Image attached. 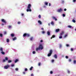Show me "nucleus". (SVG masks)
I'll return each instance as SVG.
<instances>
[{
	"label": "nucleus",
	"mask_w": 76,
	"mask_h": 76,
	"mask_svg": "<svg viewBox=\"0 0 76 76\" xmlns=\"http://www.w3.org/2000/svg\"><path fill=\"white\" fill-rule=\"evenodd\" d=\"M43 49V46H42V45L41 44H40L39 46V47L38 48H37L36 49V51H38L39 50H42Z\"/></svg>",
	"instance_id": "1"
},
{
	"label": "nucleus",
	"mask_w": 76,
	"mask_h": 76,
	"mask_svg": "<svg viewBox=\"0 0 76 76\" xmlns=\"http://www.w3.org/2000/svg\"><path fill=\"white\" fill-rule=\"evenodd\" d=\"M32 7V6L31 5V4H28V7H27V9L26 10V11L27 12H31L32 10L30 9L31 7Z\"/></svg>",
	"instance_id": "2"
},
{
	"label": "nucleus",
	"mask_w": 76,
	"mask_h": 76,
	"mask_svg": "<svg viewBox=\"0 0 76 76\" xmlns=\"http://www.w3.org/2000/svg\"><path fill=\"white\" fill-rule=\"evenodd\" d=\"M52 53H53V50H50L49 51V53L48 55V57H50V56H51V54H52Z\"/></svg>",
	"instance_id": "3"
},
{
	"label": "nucleus",
	"mask_w": 76,
	"mask_h": 76,
	"mask_svg": "<svg viewBox=\"0 0 76 76\" xmlns=\"http://www.w3.org/2000/svg\"><path fill=\"white\" fill-rule=\"evenodd\" d=\"M1 21L2 22H3V23H4V24H6V23H7V22H6V20H4V19H2Z\"/></svg>",
	"instance_id": "4"
},
{
	"label": "nucleus",
	"mask_w": 76,
	"mask_h": 76,
	"mask_svg": "<svg viewBox=\"0 0 76 76\" xmlns=\"http://www.w3.org/2000/svg\"><path fill=\"white\" fill-rule=\"evenodd\" d=\"M10 66L9 65H7V66H4V68L5 69H7L8 67H9Z\"/></svg>",
	"instance_id": "5"
},
{
	"label": "nucleus",
	"mask_w": 76,
	"mask_h": 76,
	"mask_svg": "<svg viewBox=\"0 0 76 76\" xmlns=\"http://www.w3.org/2000/svg\"><path fill=\"white\" fill-rule=\"evenodd\" d=\"M62 11V9L61 8H60L57 10L58 12H61Z\"/></svg>",
	"instance_id": "6"
},
{
	"label": "nucleus",
	"mask_w": 76,
	"mask_h": 76,
	"mask_svg": "<svg viewBox=\"0 0 76 76\" xmlns=\"http://www.w3.org/2000/svg\"><path fill=\"white\" fill-rule=\"evenodd\" d=\"M64 31H62L59 34V35L60 36H62V35H63V34H64Z\"/></svg>",
	"instance_id": "7"
},
{
	"label": "nucleus",
	"mask_w": 76,
	"mask_h": 76,
	"mask_svg": "<svg viewBox=\"0 0 76 76\" xmlns=\"http://www.w3.org/2000/svg\"><path fill=\"white\" fill-rule=\"evenodd\" d=\"M59 31H60V29H57L56 30V32H58Z\"/></svg>",
	"instance_id": "8"
},
{
	"label": "nucleus",
	"mask_w": 76,
	"mask_h": 76,
	"mask_svg": "<svg viewBox=\"0 0 76 76\" xmlns=\"http://www.w3.org/2000/svg\"><path fill=\"white\" fill-rule=\"evenodd\" d=\"M52 18L54 19V20H57V19L56 18V17L53 16L52 17Z\"/></svg>",
	"instance_id": "9"
},
{
	"label": "nucleus",
	"mask_w": 76,
	"mask_h": 76,
	"mask_svg": "<svg viewBox=\"0 0 76 76\" xmlns=\"http://www.w3.org/2000/svg\"><path fill=\"white\" fill-rule=\"evenodd\" d=\"M54 57H55V58H57V56L56 54H55L54 56Z\"/></svg>",
	"instance_id": "10"
},
{
	"label": "nucleus",
	"mask_w": 76,
	"mask_h": 76,
	"mask_svg": "<svg viewBox=\"0 0 76 76\" xmlns=\"http://www.w3.org/2000/svg\"><path fill=\"white\" fill-rule=\"evenodd\" d=\"M47 34L48 36H50V31H47Z\"/></svg>",
	"instance_id": "11"
},
{
	"label": "nucleus",
	"mask_w": 76,
	"mask_h": 76,
	"mask_svg": "<svg viewBox=\"0 0 76 76\" xmlns=\"http://www.w3.org/2000/svg\"><path fill=\"white\" fill-rule=\"evenodd\" d=\"M38 22L39 23L40 25H41L42 24V22H41V21L40 20H39L38 21Z\"/></svg>",
	"instance_id": "12"
},
{
	"label": "nucleus",
	"mask_w": 76,
	"mask_h": 76,
	"mask_svg": "<svg viewBox=\"0 0 76 76\" xmlns=\"http://www.w3.org/2000/svg\"><path fill=\"white\" fill-rule=\"evenodd\" d=\"M30 36V35H29V34L26 33V37H29Z\"/></svg>",
	"instance_id": "13"
},
{
	"label": "nucleus",
	"mask_w": 76,
	"mask_h": 76,
	"mask_svg": "<svg viewBox=\"0 0 76 76\" xmlns=\"http://www.w3.org/2000/svg\"><path fill=\"white\" fill-rule=\"evenodd\" d=\"M11 36L12 37H14V36H15V34H12L11 35Z\"/></svg>",
	"instance_id": "14"
},
{
	"label": "nucleus",
	"mask_w": 76,
	"mask_h": 76,
	"mask_svg": "<svg viewBox=\"0 0 76 76\" xmlns=\"http://www.w3.org/2000/svg\"><path fill=\"white\" fill-rule=\"evenodd\" d=\"M56 37L55 35H53L52 36V37H51V39H52V38H54Z\"/></svg>",
	"instance_id": "15"
},
{
	"label": "nucleus",
	"mask_w": 76,
	"mask_h": 76,
	"mask_svg": "<svg viewBox=\"0 0 76 76\" xmlns=\"http://www.w3.org/2000/svg\"><path fill=\"white\" fill-rule=\"evenodd\" d=\"M17 38L16 37H14V38L13 39V41H15V40H16V39Z\"/></svg>",
	"instance_id": "16"
},
{
	"label": "nucleus",
	"mask_w": 76,
	"mask_h": 76,
	"mask_svg": "<svg viewBox=\"0 0 76 76\" xmlns=\"http://www.w3.org/2000/svg\"><path fill=\"white\" fill-rule=\"evenodd\" d=\"M19 61V60L18 59H16L15 61V63H16L17 62H18Z\"/></svg>",
	"instance_id": "17"
},
{
	"label": "nucleus",
	"mask_w": 76,
	"mask_h": 76,
	"mask_svg": "<svg viewBox=\"0 0 76 76\" xmlns=\"http://www.w3.org/2000/svg\"><path fill=\"white\" fill-rule=\"evenodd\" d=\"M26 36V33H25L23 34V37H25Z\"/></svg>",
	"instance_id": "18"
},
{
	"label": "nucleus",
	"mask_w": 76,
	"mask_h": 76,
	"mask_svg": "<svg viewBox=\"0 0 76 76\" xmlns=\"http://www.w3.org/2000/svg\"><path fill=\"white\" fill-rule=\"evenodd\" d=\"M33 69V66H31V68H30V70H32Z\"/></svg>",
	"instance_id": "19"
},
{
	"label": "nucleus",
	"mask_w": 76,
	"mask_h": 76,
	"mask_svg": "<svg viewBox=\"0 0 76 76\" xmlns=\"http://www.w3.org/2000/svg\"><path fill=\"white\" fill-rule=\"evenodd\" d=\"M72 22H74V23H75V22H76V20H75L73 19L72 20Z\"/></svg>",
	"instance_id": "20"
},
{
	"label": "nucleus",
	"mask_w": 76,
	"mask_h": 76,
	"mask_svg": "<svg viewBox=\"0 0 76 76\" xmlns=\"http://www.w3.org/2000/svg\"><path fill=\"white\" fill-rule=\"evenodd\" d=\"M1 53L2 54L4 55L5 54V53L3 51H2Z\"/></svg>",
	"instance_id": "21"
},
{
	"label": "nucleus",
	"mask_w": 76,
	"mask_h": 76,
	"mask_svg": "<svg viewBox=\"0 0 76 76\" xmlns=\"http://www.w3.org/2000/svg\"><path fill=\"white\" fill-rule=\"evenodd\" d=\"M11 62H12V61L10 60L8 61V63H11Z\"/></svg>",
	"instance_id": "22"
},
{
	"label": "nucleus",
	"mask_w": 76,
	"mask_h": 76,
	"mask_svg": "<svg viewBox=\"0 0 76 76\" xmlns=\"http://www.w3.org/2000/svg\"><path fill=\"white\" fill-rule=\"evenodd\" d=\"M0 50L1 51H3V49L2 48H0Z\"/></svg>",
	"instance_id": "23"
},
{
	"label": "nucleus",
	"mask_w": 76,
	"mask_h": 76,
	"mask_svg": "<svg viewBox=\"0 0 76 76\" xmlns=\"http://www.w3.org/2000/svg\"><path fill=\"white\" fill-rule=\"evenodd\" d=\"M74 64H76V60H74L73 61Z\"/></svg>",
	"instance_id": "24"
},
{
	"label": "nucleus",
	"mask_w": 76,
	"mask_h": 76,
	"mask_svg": "<svg viewBox=\"0 0 76 76\" xmlns=\"http://www.w3.org/2000/svg\"><path fill=\"white\" fill-rule=\"evenodd\" d=\"M45 5H46V6H48V3L47 2H45Z\"/></svg>",
	"instance_id": "25"
},
{
	"label": "nucleus",
	"mask_w": 76,
	"mask_h": 76,
	"mask_svg": "<svg viewBox=\"0 0 76 76\" xmlns=\"http://www.w3.org/2000/svg\"><path fill=\"white\" fill-rule=\"evenodd\" d=\"M68 28H72V26H71L69 25L68 26Z\"/></svg>",
	"instance_id": "26"
},
{
	"label": "nucleus",
	"mask_w": 76,
	"mask_h": 76,
	"mask_svg": "<svg viewBox=\"0 0 76 76\" xmlns=\"http://www.w3.org/2000/svg\"><path fill=\"white\" fill-rule=\"evenodd\" d=\"M5 60H8V58H7V57H6L5 58Z\"/></svg>",
	"instance_id": "27"
},
{
	"label": "nucleus",
	"mask_w": 76,
	"mask_h": 76,
	"mask_svg": "<svg viewBox=\"0 0 76 76\" xmlns=\"http://www.w3.org/2000/svg\"><path fill=\"white\" fill-rule=\"evenodd\" d=\"M11 66L12 67H14V66H15V64H12L11 65Z\"/></svg>",
	"instance_id": "28"
},
{
	"label": "nucleus",
	"mask_w": 76,
	"mask_h": 76,
	"mask_svg": "<svg viewBox=\"0 0 76 76\" xmlns=\"http://www.w3.org/2000/svg\"><path fill=\"white\" fill-rule=\"evenodd\" d=\"M7 42H9V39H7Z\"/></svg>",
	"instance_id": "29"
},
{
	"label": "nucleus",
	"mask_w": 76,
	"mask_h": 76,
	"mask_svg": "<svg viewBox=\"0 0 76 76\" xmlns=\"http://www.w3.org/2000/svg\"><path fill=\"white\" fill-rule=\"evenodd\" d=\"M0 37H3V34H0Z\"/></svg>",
	"instance_id": "30"
},
{
	"label": "nucleus",
	"mask_w": 76,
	"mask_h": 76,
	"mask_svg": "<svg viewBox=\"0 0 76 76\" xmlns=\"http://www.w3.org/2000/svg\"><path fill=\"white\" fill-rule=\"evenodd\" d=\"M73 50H74V49L73 48H71V51H73Z\"/></svg>",
	"instance_id": "31"
},
{
	"label": "nucleus",
	"mask_w": 76,
	"mask_h": 76,
	"mask_svg": "<svg viewBox=\"0 0 76 76\" xmlns=\"http://www.w3.org/2000/svg\"><path fill=\"white\" fill-rule=\"evenodd\" d=\"M68 61L69 62H70L72 61V59H69Z\"/></svg>",
	"instance_id": "32"
},
{
	"label": "nucleus",
	"mask_w": 76,
	"mask_h": 76,
	"mask_svg": "<svg viewBox=\"0 0 76 76\" xmlns=\"http://www.w3.org/2000/svg\"><path fill=\"white\" fill-rule=\"evenodd\" d=\"M59 39H61L62 38V36H60L59 37Z\"/></svg>",
	"instance_id": "33"
},
{
	"label": "nucleus",
	"mask_w": 76,
	"mask_h": 76,
	"mask_svg": "<svg viewBox=\"0 0 76 76\" xmlns=\"http://www.w3.org/2000/svg\"><path fill=\"white\" fill-rule=\"evenodd\" d=\"M20 23H21V22L20 21H18L17 22L18 24H20Z\"/></svg>",
	"instance_id": "34"
},
{
	"label": "nucleus",
	"mask_w": 76,
	"mask_h": 76,
	"mask_svg": "<svg viewBox=\"0 0 76 76\" xmlns=\"http://www.w3.org/2000/svg\"><path fill=\"white\" fill-rule=\"evenodd\" d=\"M38 17L39 18H41V15H39L38 16Z\"/></svg>",
	"instance_id": "35"
},
{
	"label": "nucleus",
	"mask_w": 76,
	"mask_h": 76,
	"mask_svg": "<svg viewBox=\"0 0 76 76\" xmlns=\"http://www.w3.org/2000/svg\"><path fill=\"white\" fill-rule=\"evenodd\" d=\"M51 23L52 25H54V23H53V21H52L51 22Z\"/></svg>",
	"instance_id": "36"
},
{
	"label": "nucleus",
	"mask_w": 76,
	"mask_h": 76,
	"mask_svg": "<svg viewBox=\"0 0 76 76\" xmlns=\"http://www.w3.org/2000/svg\"><path fill=\"white\" fill-rule=\"evenodd\" d=\"M51 61L52 63H53L54 61V59H52L51 60Z\"/></svg>",
	"instance_id": "37"
},
{
	"label": "nucleus",
	"mask_w": 76,
	"mask_h": 76,
	"mask_svg": "<svg viewBox=\"0 0 76 76\" xmlns=\"http://www.w3.org/2000/svg\"><path fill=\"white\" fill-rule=\"evenodd\" d=\"M67 34L65 35L64 36V38H66V37H67Z\"/></svg>",
	"instance_id": "38"
},
{
	"label": "nucleus",
	"mask_w": 76,
	"mask_h": 76,
	"mask_svg": "<svg viewBox=\"0 0 76 76\" xmlns=\"http://www.w3.org/2000/svg\"><path fill=\"white\" fill-rule=\"evenodd\" d=\"M32 39H33V37H31L30 38V40L31 41H32Z\"/></svg>",
	"instance_id": "39"
},
{
	"label": "nucleus",
	"mask_w": 76,
	"mask_h": 76,
	"mask_svg": "<svg viewBox=\"0 0 76 76\" xmlns=\"http://www.w3.org/2000/svg\"><path fill=\"white\" fill-rule=\"evenodd\" d=\"M12 28V26H8V28Z\"/></svg>",
	"instance_id": "40"
},
{
	"label": "nucleus",
	"mask_w": 76,
	"mask_h": 76,
	"mask_svg": "<svg viewBox=\"0 0 76 76\" xmlns=\"http://www.w3.org/2000/svg\"><path fill=\"white\" fill-rule=\"evenodd\" d=\"M63 17H65L66 16V15L64 14H63Z\"/></svg>",
	"instance_id": "41"
},
{
	"label": "nucleus",
	"mask_w": 76,
	"mask_h": 76,
	"mask_svg": "<svg viewBox=\"0 0 76 76\" xmlns=\"http://www.w3.org/2000/svg\"><path fill=\"white\" fill-rule=\"evenodd\" d=\"M25 71H28V69H27V68H26L25 69Z\"/></svg>",
	"instance_id": "42"
},
{
	"label": "nucleus",
	"mask_w": 76,
	"mask_h": 76,
	"mask_svg": "<svg viewBox=\"0 0 76 76\" xmlns=\"http://www.w3.org/2000/svg\"><path fill=\"white\" fill-rule=\"evenodd\" d=\"M66 47H69V44H66Z\"/></svg>",
	"instance_id": "43"
},
{
	"label": "nucleus",
	"mask_w": 76,
	"mask_h": 76,
	"mask_svg": "<svg viewBox=\"0 0 76 76\" xmlns=\"http://www.w3.org/2000/svg\"><path fill=\"white\" fill-rule=\"evenodd\" d=\"M33 54H35V51H33Z\"/></svg>",
	"instance_id": "44"
},
{
	"label": "nucleus",
	"mask_w": 76,
	"mask_h": 76,
	"mask_svg": "<svg viewBox=\"0 0 76 76\" xmlns=\"http://www.w3.org/2000/svg\"><path fill=\"white\" fill-rule=\"evenodd\" d=\"M62 46L60 44V45L59 48H61Z\"/></svg>",
	"instance_id": "45"
},
{
	"label": "nucleus",
	"mask_w": 76,
	"mask_h": 76,
	"mask_svg": "<svg viewBox=\"0 0 76 76\" xmlns=\"http://www.w3.org/2000/svg\"><path fill=\"white\" fill-rule=\"evenodd\" d=\"M38 66H41V63H39Z\"/></svg>",
	"instance_id": "46"
},
{
	"label": "nucleus",
	"mask_w": 76,
	"mask_h": 76,
	"mask_svg": "<svg viewBox=\"0 0 76 76\" xmlns=\"http://www.w3.org/2000/svg\"><path fill=\"white\" fill-rule=\"evenodd\" d=\"M15 70L17 71H18V68H16L15 69Z\"/></svg>",
	"instance_id": "47"
},
{
	"label": "nucleus",
	"mask_w": 76,
	"mask_h": 76,
	"mask_svg": "<svg viewBox=\"0 0 76 76\" xmlns=\"http://www.w3.org/2000/svg\"><path fill=\"white\" fill-rule=\"evenodd\" d=\"M65 58H68V56H66Z\"/></svg>",
	"instance_id": "48"
},
{
	"label": "nucleus",
	"mask_w": 76,
	"mask_h": 76,
	"mask_svg": "<svg viewBox=\"0 0 76 76\" xmlns=\"http://www.w3.org/2000/svg\"><path fill=\"white\" fill-rule=\"evenodd\" d=\"M50 74H53V71H50Z\"/></svg>",
	"instance_id": "49"
},
{
	"label": "nucleus",
	"mask_w": 76,
	"mask_h": 76,
	"mask_svg": "<svg viewBox=\"0 0 76 76\" xmlns=\"http://www.w3.org/2000/svg\"><path fill=\"white\" fill-rule=\"evenodd\" d=\"M67 72H68V73H69H69H70V71L69 70H68L67 71Z\"/></svg>",
	"instance_id": "50"
},
{
	"label": "nucleus",
	"mask_w": 76,
	"mask_h": 76,
	"mask_svg": "<svg viewBox=\"0 0 76 76\" xmlns=\"http://www.w3.org/2000/svg\"><path fill=\"white\" fill-rule=\"evenodd\" d=\"M44 33H45V31H42V34H44Z\"/></svg>",
	"instance_id": "51"
},
{
	"label": "nucleus",
	"mask_w": 76,
	"mask_h": 76,
	"mask_svg": "<svg viewBox=\"0 0 76 76\" xmlns=\"http://www.w3.org/2000/svg\"><path fill=\"white\" fill-rule=\"evenodd\" d=\"M5 61H6V60L5 59H3V61L4 62H5Z\"/></svg>",
	"instance_id": "52"
},
{
	"label": "nucleus",
	"mask_w": 76,
	"mask_h": 76,
	"mask_svg": "<svg viewBox=\"0 0 76 76\" xmlns=\"http://www.w3.org/2000/svg\"><path fill=\"white\" fill-rule=\"evenodd\" d=\"M31 76H34V74H31Z\"/></svg>",
	"instance_id": "53"
},
{
	"label": "nucleus",
	"mask_w": 76,
	"mask_h": 76,
	"mask_svg": "<svg viewBox=\"0 0 76 76\" xmlns=\"http://www.w3.org/2000/svg\"><path fill=\"white\" fill-rule=\"evenodd\" d=\"M49 6H51V4L50 3H49Z\"/></svg>",
	"instance_id": "54"
},
{
	"label": "nucleus",
	"mask_w": 76,
	"mask_h": 76,
	"mask_svg": "<svg viewBox=\"0 0 76 76\" xmlns=\"http://www.w3.org/2000/svg\"><path fill=\"white\" fill-rule=\"evenodd\" d=\"M43 42V41L42 40H41L40 41V42Z\"/></svg>",
	"instance_id": "55"
},
{
	"label": "nucleus",
	"mask_w": 76,
	"mask_h": 76,
	"mask_svg": "<svg viewBox=\"0 0 76 76\" xmlns=\"http://www.w3.org/2000/svg\"><path fill=\"white\" fill-rule=\"evenodd\" d=\"M64 1H62V3H64Z\"/></svg>",
	"instance_id": "56"
},
{
	"label": "nucleus",
	"mask_w": 76,
	"mask_h": 76,
	"mask_svg": "<svg viewBox=\"0 0 76 76\" xmlns=\"http://www.w3.org/2000/svg\"><path fill=\"white\" fill-rule=\"evenodd\" d=\"M73 2H75L76 1V0H73Z\"/></svg>",
	"instance_id": "57"
},
{
	"label": "nucleus",
	"mask_w": 76,
	"mask_h": 76,
	"mask_svg": "<svg viewBox=\"0 0 76 76\" xmlns=\"http://www.w3.org/2000/svg\"><path fill=\"white\" fill-rule=\"evenodd\" d=\"M66 10H67V9H64V11H66Z\"/></svg>",
	"instance_id": "58"
},
{
	"label": "nucleus",
	"mask_w": 76,
	"mask_h": 76,
	"mask_svg": "<svg viewBox=\"0 0 76 76\" xmlns=\"http://www.w3.org/2000/svg\"><path fill=\"white\" fill-rule=\"evenodd\" d=\"M23 74L24 75H25V72H23Z\"/></svg>",
	"instance_id": "59"
},
{
	"label": "nucleus",
	"mask_w": 76,
	"mask_h": 76,
	"mask_svg": "<svg viewBox=\"0 0 76 76\" xmlns=\"http://www.w3.org/2000/svg\"><path fill=\"white\" fill-rule=\"evenodd\" d=\"M4 34H6V32L5 31L4 32Z\"/></svg>",
	"instance_id": "60"
},
{
	"label": "nucleus",
	"mask_w": 76,
	"mask_h": 76,
	"mask_svg": "<svg viewBox=\"0 0 76 76\" xmlns=\"http://www.w3.org/2000/svg\"><path fill=\"white\" fill-rule=\"evenodd\" d=\"M21 15L22 16H23V15H24V14L22 13L21 14Z\"/></svg>",
	"instance_id": "61"
},
{
	"label": "nucleus",
	"mask_w": 76,
	"mask_h": 76,
	"mask_svg": "<svg viewBox=\"0 0 76 76\" xmlns=\"http://www.w3.org/2000/svg\"><path fill=\"white\" fill-rule=\"evenodd\" d=\"M41 29H42V30H44V28H42Z\"/></svg>",
	"instance_id": "62"
},
{
	"label": "nucleus",
	"mask_w": 76,
	"mask_h": 76,
	"mask_svg": "<svg viewBox=\"0 0 76 76\" xmlns=\"http://www.w3.org/2000/svg\"><path fill=\"white\" fill-rule=\"evenodd\" d=\"M48 25L49 26H50V23H49L48 24Z\"/></svg>",
	"instance_id": "63"
},
{
	"label": "nucleus",
	"mask_w": 76,
	"mask_h": 76,
	"mask_svg": "<svg viewBox=\"0 0 76 76\" xmlns=\"http://www.w3.org/2000/svg\"><path fill=\"white\" fill-rule=\"evenodd\" d=\"M2 25L3 26V25H4V24H2Z\"/></svg>",
	"instance_id": "64"
}]
</instances>
